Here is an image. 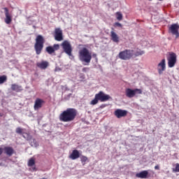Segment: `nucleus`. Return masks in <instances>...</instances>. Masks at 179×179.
Wrapping results in <instances>:
<instances>
[{
	"instance_id": "4",
	"label": "nucleus",
	"mask_w": 179,
	"mask_h": 179,
	"mask_svg": "<svg viewBox=\"0 0 179 179\" xmlns=\"http://www.w3.org/2000/svg\"><path fill=\"white\" fill-rule=\"evenodd\" d=\"M136 94H142L141 89H134L132 90L131 88L126 89V96L129 99H132L135 97Z\"/></svg>"
},
{
	"instance_id": "30",
	"label": "nucleus",
	"mask_w": 179,
	"mask_h": 179,
	"mask_svg": "<svg viewBox=\"0 0 179 179\" xmlns=\"http://www.w3.org/2000/svg\"><path fill=\"white\" fill-rule=\"evenodd\" d=\"M116 18L119 21L122 20V13L120 12L116 13Z\"/></svg>"
},
{
	"instance_id": "6",
	"label": "nucleus",
	"mask_w": 179,
	"mask_h": 179,
	"mask_svg": "<svg viewBox=\"0 0 179 179\" xmlns=\"http://www.w3.org/2000/svg\"><path fill=\"white\" fill-rule=\"evenodd\" d=\"M95 96H96V99L99 100V101L101 103L108 101L111 99V96H110V95L106 94L102 91H100L99 93L96 94Z\"/></svg>"
},
{
	"instance_id": "33",
	"label": "nucleus",
	"mask_w": 179,
	"mask_h": 179,
	"mask_svg": "<svg viewBox=\"0 0 179 179\" xmlns=\"http://www.w3.org/2000/svg\"><path fill=\"white\" fill-rule=\"evenodd\" d=\"M61 45H71V43L69 41H64L62 44Z\"/></svg>"
},
{
	"instance_id": "27",
	"label": "nucleus",
	"mask_w": 179,
	"mask_h": 179,
	"mask_svg": "<svg viewBox=\"0 0 179 179\" xmlns=\"http://www.w3.org/2000/svg\"><path fill=\"white\" fill-rule=\"evenodd\" d=\"M36 164V161H35V159L34 157H31L29 159L28 161V166L29 167H32L34 166V165Z\"/></svg>"
},
{
	"instance_id": "22",
	"label": "nucleus",
	"mask_w": 179,
	"mask_h": 179,
	"mask_svg": "<svg viewBox=\"0 0 179 179\" xmlns=\"http://www.w3.org/2000/svg\"><path fill=\"white\" fill-rule=\"evenodd\" d=\"M110 37L111 40L113 41L114 43H118L120 41V38H118V35L114 31H110Z\"/></svg>"
},
{
	"instance_id": "23",
	"label": "nucleus",
	"mask_w": 179,
	"mask_h": 179,
	"mask_svg": "<svg viewBox=\"0 0 179 179\" xmlns=\"http://www.w3.org/2000/svg\"><path fill=\"white\" fill-rule=\"evenodd\" d=\"M15 133L17 134L22 135L24 138H26L24 134L29 136V134L27 133L24 132V129L21 127H17L15 129Z\"/></svg>"
},
{
	"instance_id": "38",
	"label": "nucleus",
	"mask_w": 179,
	"mask_h": 179,
	"mask_svg": "<svg viewBox=\"0 0 179 179\" xmlns=\"http://www.w3.org/2000/svg\"><path fill=\"white\" fill-rule=\"evenodd\" d=\"M155 170H159V165H156V166H155Z\"/></svg>"
},
{
	"instance_id": "32",
	"label": "nucleus",
	"mask_w": 179,
	"mask_h": 179,
	"mask_svg": "<svg viewBox=\"0 0 179 179\" xmlns=\"http://www.w3.org/2000/svg\"><path fill=\"white\" fill-rule=\"evenodd\" d=\"M90 69L89 67H84L82 69V71H83V73H87L90 71Z\"/></svg>"
},
{
	"instance_id": "42",
	"label": "nucleus",
	"mask_w": 179,
	"mask_h": 179,
	"mask_svg": "<svg viewBox=\"0 0 179 179\" xmlns=\"http://www.w3.org/2000/svg\"><path fill=\"white\" fill-rule=\"evenodd\" d=\"M149 1H152V0H149Z\"/></svg>"
},
{
	"instance_id": "15",
	"label": "nucleus",
	"mask_w": 179,
	"mask_h": 179,
	"mask_svg": "<svg viewBox=\"0 0 179 179\" xmlns=\"http://www.w3.org/2000/svg\"><path fill=\"white\" fill-rule=\"evenodd\" d=\"M45 43V40L43 36L38 35L36 38L35 45H43Z\"/></svg>"
},
{
	"instance_id": "28",
	"label": "nucleus",
	"mask_w": 179,
	"mask_h": 179,
	"mask_svg": "<svg viewBox=\"0 0 179 179\" xmlns=\"http://www.w3.org/2000/svg\"><path fill=\"white\" fill-rule=\"evenodd\" d=\"M8 80V78L6 76L3 75L0 76V85L4 84Z\"/></svg>"
},
{
	"instance_id": "41",
	"label": "nucleus",
	"mask_w": 179,
	"mask_h": 179,
	"mask_svg": "<svg viewBox=\"0 0 179 179\" xmlns=\"http://www.w3.org/2000/svg\"><path fill=\"white\" fill-rule=\"evenodd\" d=\"M54 45H59L58 44H54Z\"/></svg>"
},
{
	"instance_id": "25",
	"label": "nucleus",
	"mask_w": 179,
	"mask_h": 179,
	"mask_svg": "<svg viewBox=\"0 0 179 179\" xmlns=\"http://www.w3.org/2000/svg\"><path fill=\"white\" fill-rule=\"evenodd\" d=\"M80 162L83 164V166H85L87 162H90V160L87 156L82 155L80 157Z\"/></svg>"
},
{
	"instance_id": "34",
	"label": "nucleus",
	"mask_w": 179,
	"mask_h": 179,
	"mask_svg": "<svg viewBox=\"0 0 179 179\" xmlns=\"http://www.w3.org/2000/svg\"><path fill=\"white\" fill-rule=\"evenodd\" d=\"M114 27H122V24H121V23H120V22H115L114 24Z\"/></svg>"
},
{
	"instance_id": "5",
	"label": "nucleus",
	"mask_w": 179,
	"mask_h": 179,
	"mask_svg": "<svg viewBox=\"0 0 179 179\" xmlns=\"http://www.w3.org/2000/svg\"><path fill=\"white\" fill-rule=\"evenodd\" d=\"M168 66L169 68H173L177 62V55L176 53L171 52L169 55L167 57Z\"/></svg>"
},
{
	"instance_id": "8",
	"label": "nucleus",
	"mask_w": 179,
	"mask_h": 179,
	"mask_svg": "<svg viewBox=\"0 0 179 179\" xmlns=\"http://www.w3.org/2000/svg\"><path fill=\"white\" fill-rule=\"evenodd\" d=\"M45 101L41 98H36L34 101V110H38L41 109L45 104Z\"/></svg>"
},
{
	"instance_id": "14",
	"label": "nucleus",
	"mask_w": 179,
	"mask_h": 179,
	"mask_svg": "<svg viewBox=\"0 0 179 179\" xmlns=\"http://www.w3.org/2000/svg\"><path fill=\"white\" fill-rule=\"evenodd\" d=\"M80 157V154L79 150H73L71 152V154L69 155V159L72 160L78 159Z\"/></svg>"
},
{
	"instance_id": "3",
	"label": "nucleus",
	"mask_w": 179,
	"mask_h": 179,
	"mask_svg": "<svg viewBox=\"0 0 179 179\" xmlns=\"http://www.w3.org/2000/svg\"><path fill=\"white\" fill-rule=\"evenodd\" d=\"M120 59H123L124 61H128L134 57V50H125L120 52L118 55Z\"/></svg>"
},
{
	"instance_id": "17",
	"label": "nucleus",
	"mask_w": 179,
	"mask_h": 179,
	"mask_svg": "<svg viewBox=\"0 0 179 179\" xmlns=\"http://www.w3.org/2000/svg\"><path fill=\"white\" fill-rule=\"evenodd\" d=\"M149 175V172L146 170L143 171L140 173H137L136 174V177L141 179H146L148 178V176Z\"/></svg>"
},
{
	"instance_id": "21",
	"label": "nucleus",
	"mask_w": 179,
	"mask_h": 179,
	"mask_svg": "<svg viewBox=\"0 0 179 179\" xmlns=\"http://www.w3.org/2000/svg\"><path fill=\"white\" fill-rule=\"evenodd\" d=\"M59 45H54L52 46H48L46 48V51L48 52V53H49L50 55L54 54V52H55L56 50H59Z\"/></svg>"
},
{
	"instance_id": "26",
	"label": "nucleus",
	"mask_w": 179,
	"mask_h": 179,
	"mask_svg": "<svg viewBox=\"0 0 179 179\" xmlns=\"http://www.w3.org/2000/svg\"><path fill=\"white\" fill-rule=\"evenodd\" d=\"M43 48V45H35V50L37 55H39L41 53Z\"/></svg>"
},
{
	"instance_id": "20",
	"label": "nucleus",
	"mask_w": 179,
	"mask_h": 179,
	"mask_svg": "<svg viewBox=\"0 0 179 179\" xmlns=\"http://www.w3.org/2000/svg\"><path fill=\"white\" fill-rule=\"evenodd\" d=\"M10 89L15 92H21L23 90L22 87L17 84H12Z\"/></svg>"
},
{
	"instance_id": "19",
	"label": "nucleus",
	"mask_w": 179,
	"mask_h": 179,
	"mask_svg": "<svg viewBox=\"0 0 179 179\" xmlns=\"http://www.w3.org/2000/svg\"><path fill=\"white\" fill-rule=\"evenodd\" d=\"M36 66L38 68H40V69L45 70L48 66H49V63L48 62L43 61L41 62H38Z\"/></svg>"
},
{
	"instance_id": "12",
	"label": "nucleus",
	"mask_w": 179,
	"mask_h": 179,
	"mask_svg": "<svg viewBox=\"0 0 179 179\" xmlns=\"http://www.w3.org/2000/svg\"><path fill=\"white\" fill-rule=\"evenodd\" d=\"M3 9L4 10L5 16H6V18L4 19V21H5L6 24H10V23L13 20H12V15H11V14H10L9 10H8V8H3Z\"/></svg>"
},
{
	"instance_id": "11",
	"label": "nucleus",
	"mask_w": 179,
	"mask_h": 179,
	"mask_svg": "<svg viewBox=\"0 0 179 179\" xmlns=\"http://www.w3.org/2000/svg\"><path fill=\"white\" fill-rule=\"evenodd\" d=\"M166 71V60L163 59L157 65V71L159 75H162L163 72Z\"/></svg>"
},
{
	"instance_id": "1",
	"label": "nucleus",
	"mask_w": 179,
	"mask_h": 179,
	"mask_svg": "<svg viewBox=\"0 0 179 179\" xmlns=\"http://www.w3.org/2000/svg\"><path fill=\"white\" fill-rule=\"evenodd\" d=\"M78 110L76 108H68L60 113L59 120L62 122H71L76 120Z\"/></svg>"
},
{
	"instance_id": "39",
	"label": "nucleus",
	"mask_w": 179,
	"mask_h": 179,
	"mask_svg": "<svg viewBox=\"0 0 179 179\" xmlns=\"http://www.w3.org/2000/svg\"><path fill=\"white\" fill-rule=\"evenodd\" d=\"M0 117H3V115L1 113H0Z\"/></svg>"
},
{
	"instance_id": "35",
	"label": "nucleus",
	"mask_w": 179,
	"mask_h": 179,
	"mask_svg": "<svg viewBox=\"0 0 179 179\" xmlns=\"http://www.w3.org/2000/svg\"><path fill=\"white\" fill-rule=\"evenodd\" d=\"M92 58H95V59H98L97 54L96 53H93L92 55Z\"/></svg>"
},
{
	"instance_id": "36",
	"label": "nucleus",
	"mask_w": 179,
	"mask_h": 179,
	"mask_svg": "<svg viewBox=\"0 0 179 179\" xmlns=\"http://www.w3.org/2000/svg\"><path fill=\"white\" fill-rule=\"evenodd\" d=\"M3 151H4L3 148H0V156L3 155Z\"/></svg>"
},
{
	"instance_id": "13",
	"label": "nucleus",
	"mask_w": 179,
	"mask_h": 179,
	"mask_svg": "<svg viewBox=\"0 0 179 179\" xmlns=\"http://www.w3.org/2000/svg\"><path fill=\"white\" fill-rule=\"evenodd\" d=\"M4 154H6L8 157H12L15 153V150L13 147L10 146H5L3 148Z\"/></svg>"
},
{
	"instance_id": "43",
	"label": "nucleus",
	"mask_w": 179,
	"mask_h": 179,
	"mask_svg": "<svg viewBox=\"0 0 179 179\" xmlns=\"http://www.w3.org/2000/svg\"><path fill=\"white\" fill-rule=\"evenodd\" d=\"M159 1H162V0H159Z\"/></svg>"
},
{
	"instance_id": "24",
	"label": "nucleus",
	"mask_w": 179,
	"mask_h": 179,
	"mask_svg": "<svg viewBox=\"0 0 179 179\" xmlns=\"http://www.w3.org/2000/svg\"><path fill=\"white\" fill-rule=\"evenodd\" d=\"M29 143H30V145H31V147H34V148H37L39 146V143H38V142L36 141V138H31V139H30Z\"/></svg>"
},
{
	"instance_id": "29",
	"label": "nucleus",
	"mask_w": 179,
	"mask_h": 179,
	"mask_svg": "<svg viewBox=\"0 0 179 179\" xmlns=\"http://www.w3.org/2000/svg\"><path fill=\"white\" fill-rule=\"evenodd\" d=\"M99 99L96 98V96H94V99L93 100L91 101L90 102V105L92 106H96L99 103Z\"/></svg>"
},
{
	"instance_id": "2",
	"label": "nucleus",
	"mask_w": 179,
	"mask_h": 179,
	"mask_svg": "<svg viewBox=\"0 0 179 179\" xmlns=\"http://www.w3.org/2000/svg\"><path fill=\"white\" fill-rule=\"evenodd\" d=\"M78 58L83 65H90L92 59V52L87 48H83L78 52Z\"/></svg>"
},
{
	"instance_id": "37",
	"label": "nucleus",
	"mask_w": 179,
	"mask_h": 179,
	"mask_svg": "<svg viewBox=\"0 0 179 179\" xmlns=\"http://www.w3.org/2000/svg\"><path fill=\"white\" fill-rule=\"evenodd\" d=\"M104 108H106V104H102L100 106V108L103 109Z\"/></svg>"
},
{
	"instance_id": "40",
	"label": "nucleus",
	"mask_w": 179,
	"mask_h": 179,
	"mask_svg": "<svg viewBox=\"0 0 179 179\" xmlns=\"http://www.w3.org/2000/svg\"><path fill=\"white\" fill-rule=\"evenodd\" d=\"M39 179H47L46 178H39Z\"/></svg>"
},
{
	"instance_id": "18",
	"label": "nucleus",
	"mask_w": 179,
	"mask_h": 179,
	"mask_svg": "<svg viewBox=\"0 0 179 179\" xmlns=\"http://www.w3.org/2000/svg\"><path fill=\"white\" fill-rule=\"evenodd\" d=\"M145 54V50H142L139 48L133 50V58H136V57H141Z\"/></svg>"
},
{
	"instance_id": "10",
	"label": "nucleus",
	"mask_w": 179,
	"mask_h": 179,
	"mask_svg": "<svg viewBox=\"0 0 179 179\" xmlns=\"http://www.w3.org/2000/svg\"><path fill=\"white\" fill-rule=\"evenodd\" d=\"M114 115L117 119H121L127 117L128 115V111L122 109H117L115 110Z\"/></svg>"
},
{
	"instance_id": "16",
	"label": "nucleus",
	"mask_w": 179,
	"mask_h": 179,
	"mask_svg": "<svg viewBox=\"0 0 179 179\" xmlns=\"http://www.w3.org/2000/svg\"><path fill=\"white\" fill-rule=\"evenodd\" d=\"M63 50L69 57H72L73 48L71 45H63Z\"/></svg>"
},
{
	"instance_id": "31",
	"label": "nucleus",
	"mask_w": 179,
	"mask_h": 179,
	"mask_svg": "<svg viewBox=\"0 0 179 179\" xmlns=\"http://www.w3.org/2000/svg\"><path fill=\"white\" fill-rule=\"evenodd\" d=\"M173 173H179V164L178 163L176 164V168L173 169Z\"/></svg>"
},
{
	"instance_id": "9",
	"label": "nucleus",
	"mask_w": 179,
	"mask_h": 179,
	"mask_svg": "<svg viewBox=\"0 0 179 179\" xmlns=\"http://www.w3.org/2000/svg\"><path fill=\"white\" fill-rule=\"evenodd\" d=\"M55 39L56 41H62L64 40L63 31L60 28H55Z\"/></svg>"
},
{
	"instance_id": "7",
	"label": "nucleus",
	"mask_w": 179,
	"mask_h": 179,
	"mask_svg": "<svg viewBox=\"0 0 179 179\" xmlns=\"http://www.w3.org/2000/svg\"><path fill=\"white\" fill-rule=\"evenodd\" d=\"M179 25L178 24H172L169 27V33H171L173 36H176V38L179 37Z\"/></svg>"
}]
</instances>
